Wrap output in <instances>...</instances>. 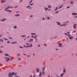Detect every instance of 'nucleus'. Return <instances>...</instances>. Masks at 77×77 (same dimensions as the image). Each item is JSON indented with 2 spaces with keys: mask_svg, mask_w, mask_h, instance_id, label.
<instances>
[{
  "mask_svg": "<svg viewBox=\"0 0 77 77\" xmlns=\"http://www.w3.org/2000/svg\"><path fill=\"white\" fill-rule=\"evenodd\" d=\"M72 15H77V14L75 13H72Z\"/></svg>",
  "mask_w": 77,
  "mask_h": 77,
  "instance_id": "obj_5",
  "label": "nucleus"
},
{
  "mask_svg": "<svg viewBox=\"0 0 77 77\" xmlns=\"http://www.w3.org/2000/svg\"><path fill=\"white\" fill-rule=\"evenodd\" d=\"M42 75H45V73H44V71H43L42 72Z\"/></svg>",
  "mask_w": 77,
  "mask_h": 77,
  "instance_id": "obj_23",
  "label": "nucleus"
},
{
  "mask_svg": "<svg viewBox=\"0 0 77 77\" xmlns=\"http://www.w3.org/2000/svg\"><path fill=\"white\" fill-rule=\"evenodd\" d=\"M58 11H57L56 12H55V14H57L58 13Z\"/></svg>",
  "mask_w": 77,
  "mask_h": 77,
  "instance_id": "obj_35",
  "label": "nucleus"
},
{
  "mask_svg": "<svg viewBox=\"0 0 77 77\" xmlns=\"http://www.w3.org/2000/svg\"><path fill=\"white\" fill-rule=\"evenodd\" d=\"M65 72H66V70H65V69H64L63 70V72L65 73Z\"/></svg>",
  "mask_w": 77,
  "mask_h": 77,
  "instance_id": "obj_22",
  "label": "nucleus"
},
{
  "mask_svg": "<svg viewBox=\"0 0 77 77\" xmlns=\"http://www.w3.org/2000/svg\"><path fill=\"white\" fill-rule=\"evenodd\" d=\"M2 36H3L1 35H0V37H2Z\"/></svg>",
  "mask_w": 77,
  "mask_h": 77,
  "instance_id": "obj_55",
  "label": "nucleus"
},
{
  "mask_svg": "<svg viewBox=\"0 0 77 77\" xmlns=\"http://www.w3.org/2000/svg\"><path fill=\"white\" fill-rule=\"evenodd\" d=\"M45 66L44 67L42 68V71H45Z\"/></svg>",
  "mask_w": 77,
  "mask_h": 77,
  "instance_id": "obj_6",
  "label": "nucleus"
},
{
  "mask_svg": "<svg viewBox=\"0 0 77 77\" xmlns=\"http://www.w3.org/2000/svg\"><path fill=\"white\" fill-rule=\"evenodd\" d=\"M19 48H23V47L22 46H19Z\"/></svg>",
  "mask_w": 77,
  "mask_h": 77,
  "instance_id": "obj_33",
  "label": "nucleus"
},
{
  "mask_svg": "<svg viewBox=\"0 0 77 77\" xmlns=\"http://www.w3.org/2000/svg\"><path fill=\"white\" fill-rule=\"evenodd\" d=\"M42 75V73L40 71L39 73V77L41 76Z\"/></svg>",
  "mask_w": 77,
  "mask_h": 77,
  "instance_id": "obj_7",
  "label": "nucleus"
},
{
  "mask_svg": "<svg viewBox=\"0 0 77 77\" xmlns=\"http://www.w3.org/2000/svg\"><path fill=\"white\" fill-rule=\"evenodd\" d=\"M64 75V73H61L60 75V77H62L63 76V75Z\"/></svg>",
  "mask_w": 77,
  "mask_h": 77,
  "instance_id": "obj_9",
  "label": "nucleus"
},
{
  "mask_svg": "<svg viewBox=\"0 0 77 77\" xmlns=\"http://www.w3.org/2000/svg\"><path fill=\"white\" fill-rule=\"evenodd\" d=\"M47 19L48 20H49V19H50V17H49L48 16H47Z\"/></svg>",
  "mask_w": 77,
  "mask_h": 77,
  "instance_id": "obj_36",
  "label": "nucleus"
},
{
  "mask_svg": "<svg viewBox=\"0 0 77 77\" xmlns=\"http://www.w3.org/2000/svg\"><path fill=\"white\" fill-rule=\"evenodd\" d=\"M3 53V52L2 51H0V53Z\"/></svg>",
  "mask_w": 77,
  "mask_h": 77,
  "instance_id": "obj_46",
  "label": "nucleus"
},
{
  "mask_svg": "<svg viewBox=\"0 0 77 77\" xmlns=\"http://www.w3.org/2000/svg\"><path fill=\"white\" fill-rule=\"evenodd\" d=\"M30 41L31 42L32 41H33V39H30Z\"/></svg>",
  "mask_w": 77,
  "mask_h": 77,
  "instance_id": "obj_31",
  "label": "nucleus"
},
{
  "mask_svg": "<svg viewBox=\"0 0 77 77\" xmlns=\"http://www.w3.org/2000/svg\"><path fill=\"white\" fill-rule=\"evenodd\" d=\"M20 15L19 14H16L15 15V17H18V16H20Z\"/></svg>",
  "mask_w": 77,
  "mask_h": 77,
  "instance_id": "obj_16",
  "label": "nucleus"
},
{
  "mask_svg": "<svg viewBox=\"0 0 77 77\" xmlns=\"http://www.w3.org/2000/svg\"><path fill=\"white\" fill-rule=\"evenodd\" d=\"M71 36V35H68V37H69V36Z\"/></svg>",
  "mask_w": 77,
  "mask_h": 77,
  "instance_id": "obj_62",
  "label": "nucleus"
},
{
  "mask_svg": "<svg viewBox=\"0 0 77 77\" xmlns=\"http://www.w3.org/2000/svg\"><path fill=\"white\" fill-rule=\"evenodd\" d=\"M10 10H7V12H9Z\"/></svg>",
  "mask_w": 77,
  "mask_h": 77,
  "instance_id": "obj_49",
  "label": "nucleus"
},
{
  "mask_svg": "<svg viewBox=\"0 0 77 77\" xmlns=\"http://www.w3.org/2000/svg\"><path fill=\"white\" fill-rule=\"evenodd\" d=\"M17 42H13L12 43V44H17Z\"/></svg>",
  "mask_w": 77,
  "mask_h": 77,
  "instance_id": "obj_26",
  "label": "nucleus"
},
{
  "mask_svg": "<svg viewBox=\"0 0 77 77\" xmlns=\"http://www.w3.org/2000/svg\"><path fill=\"white\" fill-rule=\"evenodd\" d=\"M9 39H12V37H9Z\"/></svg>",
  "mask_w": 77,
  "mask_h": 77,
  "instance_id": "obj_42",
  "label": "nucleus"
},
{
  "mask_svg": "<svg viewBox=\"0 0 77 77\" xmlns=\"http://www.w3.org/2000/svg\"><path fill=\"white\" fill-rule=\"evenodd\" d=\"M7 60L8 61H9V60H10V59H9V58H8Z\"/></svg>",
  "mask_w": 77,
  "mask_h": 77,
  "instance_id": "obj_34",
  "label": "nucleus"
},
{
  "mask_svg": "<svg viewBox=\"0 0 77 77\" xmlns=\"http://www.w3.org/2000/svg\"><path fill=\"white\" fill-rule=\"evenodd\" d=\"M56 76L57 77H60V76L57 75H56Z\"/></svg>",
  "mask_w": 77,
  "mask_h": 77,
  "instance_id": "obj_41",
  "label": "nucleus"
},
{
  "mask_svg": "<svg viewBox=\"0 0 77 77\" xmlns=\"http://www.w3.org/2000/svg\"><path fill=\"white\" fill-rule=\"evenodd\" d=\"M45 10V11H47V10H48V8H44Z\"/></svg>",
  "mask_w": 77,
  "mask_h": 77,
  "instance_id": "obj_17",
  "label": "nucleus"
},
{
  "mask_svg": "<svg viewBox=\"0 0 77 77\" xmlns=\"http://www.w3.org/2000/svg\"><path fill=\"white\" fill-rule=\"evenodd\" d=\"M18 6H16L15 7V8H17L18 7Z\"/></svg>",
  "mask_w": 77,
  "mask_h": 77,
  "instance_id": "obj_45",
  "label": "nucleus"
},
{
  "mask_svg": "<svg viewBox=\"0 0 77 77\" xmlns=\"http://www.w3.org/2000/svg\"><path fill=\"white\" fill-rule=\"evenodd\" d=\"M29 77H32V75H31Z\"/></svg>",
  "mask_w": 77,
  "mask_h": 77,
  "instance_id": "obj_56",
  "label": "nucleus"
},
{
  "mask_svg": "<svg viewBox=\"0 0 77 77\" xmlns=\"http://www.w3.org/2000/svg\"><path fill=\"white\" fill-rule=\"evenodd\" d=\"M58 46H59L60 47H62V43H60L58 44Z\"/></svg>",
  "mask_w": 77,
  "mask_h": 77,
  "instance_id": "obj_3",
  "label": "nucleus"
},
{
  "mask_svg": "<svg viewBox=\"0 0 77 77\" xmlns=\"http://www.w3.org/2000/svg\"><path fill=\"white\" fill-rule=\"evenodd\" d=\"M36 33H31V35H36Z\"/></svg>",
  "mask_w": 77,
  "mask_h": 77,
  "instance_id": "obj_11",
  "label": "nucleus"
},
{
  "mask_svg": "<svg viewBox=\"0 0 77 77\" xmlns=\"http://www.w3.org/2000/svg\"><path fill=\"white\" fill-rule=\"evenodd\" d=\"M48 8H51V6L50 5H48Z\"/></svg>",
  "mask_w": 77,
  "mask_h": 77,
  "instance_id": "obj_13",
  "label": "nucleus"
},
{
  "mask_svg": "<svg viewBox=\"0 0 77 77\" xmlns=\"http://www.w3.org/2000/svg\"><path fill=\"white\" fill-rule=\"evenodd\" d=\"M9 42H9V41L7 42V43H8V44H9Z\"/></svg>",
  "mask_w": 77,
  "mask_h": 77,
  "instance_id": "obj_44",
  "label": "nucleus"
},
{
  "mask_svg": "<svg viewBox=\"0 0 77 77\" xmlns=\"http://www.w3.org/2000/svg\"><path fill=\"white\" fill-rule=\"evenodd\" d=\"M10 74V75L12 76L13 75H15V72H13L12 73H9V74Z\"/></svg>",
  "mask_w": 77,
  "mask_h": 77,
  "instance_id": "obj_2",
  "label": "nucleus"
},
{
  "mask_svg": "<svg viewBox=\"0 0 77 77\" xmlns=\"http://www.w3.org/2000/svg\"><path fill=\"white\" fill-rule=\"evenodd\" d=\"M1 41L2 42H3V39H2Z\"/></svg>",
  "mask_w": 77,
  "mask_h": 77,
  "instance_id": "obj_48",
  "label": "nucleus"
},
{
  "mask_svg": "<svg viewBox=\"0 0 77 77\" xmlns=\"http://www.w3.org/2000/svg\"><path fill=\"white\" fill-rule=\"evenodd\" d=\"M70 8V7H66V8Z\"/></svg>",
  "mask_w": 77,
  "mask_h": 77,
  "instance_id": "obj_61",
  "label": "nucleus"
},
{
  "mask_svg": "<svg viewBox=\"0 0 77 77\" xmlns=\"http://www.w3.org/2000/svg\"><path fill=\"white\" fill-rule=\"evenodd\" d=\"M17 27L16 26H14V29H17Z\"/></svg>",
  "mask_w": 77,
  "mask_h": 77,
  "instance_id": "obj_30",
  "label": "nucleus"
},
{
  "mask_svg": "<svg viewBox=\"0 0 77 77\" xmlns=\"http://www.w3.org/2000/svg\"><path fill=\"white\" fill-rule=\"evenodd\" d=\"M17 55V56H19L20 55V54H18Z\"/></svg>",
  "mask_w": 77,
  "mask_h": 77,
  "instance_id": "obj_47",
  "label": "nucleus"
},
{
  "mask_svg": "<svg viewBox=\"0 0 77 77\" xmlns=\"http://www.w3.org/2000/svg\"><path fill=\"white\" fill-rule=\"evenodd\" d=\"M66 26V24H64L61 25L60 26Z\"/></svg>",
  "mask_w": 77,
  "mask_h": 77,
  "instance_id": "obj_19",
  "label": "nucleus"
},
{
  "mask_svg": "<svg viewBox=\"0 0 77 77\" xmlns=\"http://www.w3.org/2000/svg\"><path fill=\"white\" fill-rule=\"evenodd\" d=\"M14 75H15V76H17V73H16L15 74H14Z\"/></svg>",
  "mask_w": 77,
  "mask_h": 77,
  "instance_id": "obj_60",
  "label": "nucleus"
},
{
  "mask_svg": "<svg viewBox=\"0 0 77 77\" xmlns=\"http://www.w3.org/2000/svg\"><path fill=\"white\" fill-rule=\"evenodd\" d=\"M2 39H4V40H5V41H7V40H8V39L6 38H2Z\"/></svg>",
  "mask_w": 77,
  "mask_h": 77,
  "instance_id": "obj_12",
  "label": "nucleus"
},
{
  "mask_svg": "<svg viewBox=\"0 0 77 77\" xmlns=\"http://www.w3.org/2000/svg\"><path fill=\"white\" fill-rule=\"evenodd\" d=\"M76 28H77V27H76L75 26H73V28L74 29H76Z\"/></svg>",
  "mask_w": 77,
  "mask_h": 77,
  "instance_id": "obj_40",
  "label": "nucleus"
},
{
  "mask_svg": "<svg viewBox=\"0 0 77 77\" xmlns=\"http://www.w3.org/2000/svg\"><path fill=\"white\" fill-rule=\"evenodd\" d=\"M30 6L29 5V6H27L26 8H30Z\"/></svg>",
  "mask_w": 77,
  "mask_h": 77,
  "instance_id": "obj_37",
  "label": "nucleus"
},
{
  "mask_svg": "<svg viewBox=\"0 0 77 77\" xmlns=\"http://www.w3.org/2000/svg\"><path fill=\"white\" fill-rule=\"evenodd\" d=\"M5 1H2L1 2V3H4V2H5Z\"/></svg>",
  "mask_w": 77,
  "mask_h": 77,
  "instance_id": "obj_39",
  "label": "nucleus"
},
{
  "mask_svg": "<svg viewBox=\"0 0 77 77\" xmlns=\"http://www.w3.org/2000/svg\"><path fill=\"white\" fill-rule=\"evenodd\" d=\"M23 54L25 56H26V54L23 53Z\"/></svg>",
  "mask_w": 77,
  "mask_h": 77,
  "instance_id": "obj_50",
  "label": "nucleus"
},
{
  "mask_svg": "<svg viewBox=\"0 0 77 77\" xmlns=\"http://www.w3.org/2000/svg\"><path fill=\"white\" fill-rule=\"evenodd\" d=\"M34 36H31V37L32 38H34Z\"/></svg>",
  "mask_w": 77,
  "mask_h": 77,
  "instance_id": "obj_57",
  "label": "nucleus"
},
{
  "mask_svg": "<svg viewBox=\"0 0 77 77\" xmlns=\"http://www.w3.org/2000/svg\"><path fill=\"white\" fill-rule=\"evenodd\" d=\"M57 9H58V7H57L55 9V11H57Z\"/></svg>",
  "mask_w": 77,
  "mask_h": 77,
  "instance_id": "obj_27",
  "label": "nucleus"
},
{
  "mask_svg": "<svg viewBox=\"0 0 77 77\" xmlns=\"http://www.w3.org/2000/svg\"><path fill=\"white\" fill-rule=\"evenodd\" d=\"M36 72L37 73H39V68H37L36 69Z\"/></svg>",
  "mask_w": 77,
  "mask_h": 77,
  "instance_id": "obj_1",
  "label": "nucleus"
},
{
  "mask_svg": "<svg viewBox=\"0 0 77 77\" xmlns=\"http://www.w3.org/2000/svg\"><path fill=\"white\" fill-rule=\"evenodd\" d=\"M9 12H12V11H11V10H10V11H9Z\"/></svg>",
  "mask_w": 77,
  "mask_h": 77,
  "instance_id": "obj_58",
  "label": "nucleus"
},
{
  "mask_svg": "<svg viewBox=\"0 0 77 77\" xmlns=\"http://www.w3.org/2000/svg\"><path fill=\"white\" fill-rule=\"evenodd\" d=\"M21 36V37H22V38H24V37H25L26 36V35H22Z\"/></svg>",
  "mask_w": 77,
  "mask_h": 77,
  "instance_id": "obj_28",
  "label": "nucleus"
},
{
  "mask_svg": "<svg viewBox=\"0 0 77 77\" xmlns=\"http://www.w3.org/2000/svg\"><path fill=\"white\" fill-rule=\"evenodd\" d=\"M8 7V8H10V9H11V7Z\"/></svg>",
  "mask_w": 77,
  "mask_h": 77,
  "instance_id": "obj_54",
  "label": "nucleus"
},
{
  "mask_svg": "<svg viewBox=\"0 0 77 77\" xmlns=\"http://www.w3.org/2000/svg\"><path fill=\"white\" fill-rule=\"evenodd\" d=\"M35 76H36V75H34L32 77H35Z\"/></svg>",
  "mask_w": 77,
  "mask_h": 77,
  "instance_id": "obj_59",
  "label": "nucleus"
},
{
  "mask_svg": "<svg viewBox=\"0 0 77 77\" xmlns=\"http://www.w3.org/2000/svg\"><path fill=\"white\" fill-rule=\"evenodd\" d=\"M34 38H35V39H37V37H34Z\"/></svg>",
  "mask_w": 77,
  "mask_h": 77,
  "instance_id": "obj_53",
  "label": "nucleus"
},
{
  "mask_svg": "<svg viewBox=\"0 0 77 77\" xmlns=\"http://www.w3.org/2000/svg\"><path fill=\"white\" fill-rule=\"evenodd\" d=\"M57 23L58 24V26H60V23L59 22H57Z\"/></svg>",
  "mask_w": 77,
  "mask_h": 77,
  "instance_id": "obj_10",
  "label": "nucleus"
},
{
  "mask_svg": "<svg viewBox=\"0 0 77 77\" xmlns=\"http://www.w3.org/2000/svg\"><path fill=\"white\" fill-rule=\"evenodd\" d=\"M32 44H30V45H29V47H32Z\"/></svg>",
  "mask_w": 77,
  "mask_h": 77,
  "instance_id": "obj_18",
  "label": "nucleus"
},
{
  "mask_svg": "<svg viewBox=\"0 0 77 77\" xmlns=\"http://www.w3.org/2000/svg\"><path fill=\"white\" fill-rule=\"evenodd\" d=\"M33 1L32 0H31L30 1H29V4L31 3H32V2Z\"/></svg>",
  "mask_w": 77,
  "mask_h": 77,
  "instance_id": "obj_21",
  "label": "nucleus"
},
{
  "mask_svg": "<svg viewBox=\"0 0 77 77\" xmlns=\"http://www.w3.org/2000/svg\"><path fill=\"white\" fill-rule=\"evenodd\" d=\"M77 26V24H74L73 25V26Z\"/></svg>",
  "mask_w": 77,
  "mask_h": 77,
  "instance_id": "obj_43",
  "label": "nucleus"
},
{
  "mask_svg": "<svg viewBox=\"0 0 77 77\" xmlns=\"http://www.w3.org/2000/svg\"><path fill=\"white\" fill-rule=\"evenodd\" d=\"M26 45H30V44L29 43H26Z\"/></svg>",
  "mask_w": 77,
  "mask_h": 77,
  "instance_id": "obj_38",
  "label": "nucleus"
},
{
  "mask_svg": "<svg viewBox=\"0 0 77 77\" xmlns=\"http://www.w3.org/2000/svg\"><path fill=\"white\" fill-rule=\"evenodd\" d=\"M63 6H61L58 8L59 9H61V8H63Z\"/></svg>",
  "mask_w": 77,
  "mask_h": 77,
  "instance_id": "obj_14",
  "label": "nucleus"
},
{
  "mask_svg": "<svg viewBox=\"0 0 77 77\" xmlns=\"http://www.w3.org/2000/svg\"><path fill=\"white\" fill-rule=\"evenodd\" d=\"M69 23V21H67L66 22H65L64 23V24H66L67 23Z\"/></svg>",
  "mask_w": 77,
  "mask_h": 77,
  "instance_id": "obj_15",
  "label": "nucleus"
},
{
  "mask_svg": "<svg viewBox=\"0 0 77 77\" xmlns=\"http://www.w3.org/2000/svg\"><path fill=\"white\" fill-rule=\"evenodd\" d=\"M5 20H6V19H3L0 20L1 21H4Z\"/></svg>",
  "mask_w": 77,
  "mask_h": 77,
  "instance_id": "obj_4",
  "label": "nucleus"
},
{
  "mask_svg": "<svg viewBox=\"0 0 77 77\" xmlns=\"http://www.w3.org/2000/svg\"><path fill=\"white\" fill-rule=\"evenodd\" d=\"M71 2V4H72V3H73V2Z\"/></svg>",
  "mask_w": 77,
  "mask_h": 77,
  "instance_id": "obj_52",
  "label": "nucleus"
},
{
  "mask_svg": "<svg viewBox=\"0 0 77 77\" xmlns=\"http://www.w3.org/2000/svg\"><path fill=\"white\" fill-rule=\"evenodd\" d=\"M69 38L70 39H72V38H73V37H72V36L69 37Z\"/></svg>",
  "mask_w": 77,
  "mask_h": 77,
  "instance_id": "obj_8",
  "label": "nucleus"
},
{
  "mask_svg": "<svg viewBox=\"0 0 77 77\" xmlns=\"http://www.w3.org/2000/svg\"><path fill=\"white\" fill-rule=\"evenodd\" d=\"M34 5V3L30 4H29V6H33Z\"/></svg>",
  "mask_w": 77,
  "mask_h": 77,
  "instance_id": "obj_24",
  "label": "nucleus"
},
{
  "mask_svg": "<svg viewBox=\"0 0 77 77\" xmlns=\"http://www.w3.org/2000/svg\"><path fill=\"white\" fill-rule=\"evenodd\" d=\"M11 74H8V76L9 77H13V76H12L11 75H10Z\"/></svg>",
  "mask_w": 77,
  "mask_h": 77,
  "instance_id": "obj_20",
  "label": "nucleus"
},
{
  "mask_svg": "<svg viewBox=\"0 0 77 77\" xmlns=\"http://www.w3.org/2000/svg\"><path fill=\"white\" fill-rule=\"evenodd\" d=\"M29 47V45L25 46V48H28Z\"/></svg>",
  "mask_w": 77,
  "mask_h": 77,
  "instance_id": "obj_32",
  "label": "nucleus"
},
{
  "mask_svg": "<svg viewBox=\"0 0 77 77\" xmlns=\"http://www.w3.org/2000/svg\"><path fill=\"white\" fill-rule=\"evenodd\" d=\"M4 55H5V56H9V54H5Z\"/></svg>",
  "mask_w": 77,
  "mask_h": 77,
  "instance_id": "obj_25",
  "label": "nucleus"
},
{
  "mask_svg": "<svg viewBox=\"0 0 77 77\" xmlns=\"http://www.w3.org/2000/svg\"><path fill=\"white\" fill-rule=\"evenodd\" d=\"M9 9V8H8V7L6 8L5 9V11H6V10H7V9Z\"/></svg>",
  "mask_w": 77,
  "mask_h": 77,
  "instance_id": "obj_29",
  "label": "nucleus"
},
{
  "mask_svg": "<svg viewBox=\"0 0 77 77\" xmlns=\"http://www.w3.org/2000/svg\"><path fill=\"white\" fill-rule=\"evenodd\" d=\"M22 1H23V0H21L19 2L20 3H21V2H22Z\"/></svg>",
  "mask_w": 77,
  "mask_h": 77,
  "instance_id": "obj_51",
  "label": "nucleus"
},
{
  "mask_svg": "<svg viewBox=\"0 0 77 77\" xmlns=\"http://www.w3.org/2000/svg\"><path fill=\"white\" fill-rule=\"evenodd\" d=\"M74 18H77V16H75L74 17Z\"/></svg>",
  "mask_w": 77,
  "mask_h": 77,
  "instance_id": "obj_64",
  "label": "nucleus"
},
{
  "mask_svg": "<svg viewBox=\"0 0 77 77\" xmlns=\"http://www.w3.org/2000/svg\"><path fill=\"white\" fill-rule=\"evenodd\" d=\"M44 45H45V46H47V45H46V44H44Z\"/></svg>",
  "mask_w": 77,
  "mask_h": 77,
  "instance_id": "obj_63",
  "label": "nucleus"
}]
</instances>
